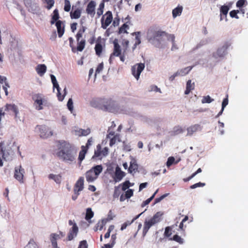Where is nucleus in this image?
<instances>
[{"label": "nucleus", "mask_w": 248, "mask_h": 248, "mask_svg": "<svg viewBox=\"0 0 248 248\" xmlns=\"http://www.w3.org/2000/svg\"><path fill=\"white\" fill-rule=\"evenodd\" d=\"M57 156L63 161L73 162L76 158L77 150L76 147L70 142L61 140L57 141Z\"/></svg>", "instance_id": "nucleus-1"}, {"label": "nucleus", "mask_w": 248, "mask_h": 248, "mask_svg": "<svg viewBox=\"0 0 248 248\" xmlns=\"http://www.w3.org/2000/svg\"><path fill=\"white\" fill-rule=\"evenodd\" d=\"M163 36L166 37L168 40H170L172 42L171 50L173 51L178 48L175 43V36L174 34H169L165 31H151L148 32L147 38L150 43L157 47H160L161 44V40Z\"/></svg>", "instance_id": "nucleus-2"}, {"label": "nucleus", "mask_w": 248, "mask_h": 248, "mask_svg": "<svg viewBox=\"0 0 248 248\" xmlns=\"http://www.w3.org/2000/svg\"><path fill=\"white\" fill-rule=\"evenodd\" d=\"M95 103L96 105L93 106L105 111L114 112L119 108L116 102L111 98H99L97 99Z\"/></svg>", "instance_id": "nucleus-3"}, {"label": "nucleus", "mask_w": 248, "mask_h": 248, "mask_svg": "<svg viewBox=\"0 0 248 248\" xmlns=\"http://www.w3.org/2000/svg\"><path fill=\"white\" fill-rule=\"evenodd\" d=\"M102 170L103 167L101 165H98L92 167L85 173L87 181L89 183L94 181L98 178Z\"/></svg>", "instance_id": "nucleus-4"}, {"label": "nucleus", "mask_w": 248, "mask_h": 248, "mask_svg": "<svg viewBox=\"0 0 248 248\" xmlns=\"http://www.w3.org/2000/svg\"><path fill=\"white\" fill-rule=\"evenodd\" d=\"M163 213L161 212H157L153 217L148 220H146L144 223L142 234L144 236L146 235L149 229L154 225L159 222L161 220V217Z\"/></svg>", "instance_id": "nucleus-5"}, {"label": "nucleus", "mask_w": 248, "mask_h": 248, "mask_svg": "<svg viewBox=\"0 0 248 248\" xmlns=\"http://www.w3.org/2000/svg\"><path fill=\"white\" fill-rule=\"evenodd\" d=\"M14 155V151L9 145H5L3 142H0V156L6 161H11Z\"/></svg>", "instance_id": "nucleus-6"}, {"label": "nucleus", "mask_w": 248, "mask_h": 248, "mask_svg": "<svg viewBox=\"0 0 248 248\" xmlns=\"http://www.w3.org/2000/svg\"><path fill=\"white\" fill-rule=\"evenodd\" d=\"M32 99L34 101V106L37 110L43 109V105L46 103V100L43 98L40 93H36L32 96Z\"/></svg>", "instance_id": "nucleus-7"}, {"label": "nucleus", "mask_w": 248, "mask_h": 248, "mask_svg": "<svg viewBox=\"0 0 248 248\" xmlns=\"http://www.w3.org/2000/svg\"><path fill=\"white\" fill-rule=\"evenodd\" d=\"M108 153V148L105 147L103 149H102L101 145L99 144L96 146V149L94 150L92 159H101L103 157L107 156Z\"/></svg>", "instance_id": "nucleus-8"}, {"label": "nucleus", "mask_w": 248, "mask_h": 248, "mask_svg": "<svg viewBox=\"0 0 248 248\" xmlns=\"http://www.w3.org/2000/svg\"><path fill=\"white\" fill-rule=\"evenodd\" d=\"M50 78H51L52 83L53 85V88H56V89L57 90V96L58 97V99L60 101H62L63 100L64 96L66 94V87L64 88V89L63 90L64 93L63 95H62L61 93L60 92L61 88L59 87V85L57 81L56 77L53 75H51Z\"/></svg>", "instance_id": "nucleus-9"}, {"label": "nucleus", "mask_w": 248, "mask_h": 248, "mask_svg": "<svg viewBox=\"0 0 248 248\" xmlns=\"http://www.w3.org/2000/svg\"><path fill=\"white\" fill-rule=\"evenodd\" d=\"M112 19L113 16L111 12L109 11H107L106 14L102 16L101 19V27L103 29H106L111 23Z\"/></svg>", "instance_id": "nucleus-10"}, {"label": "nucleus", "mask_w": 248, "mask_h": 248, "mask_svg": "<svg viewBox=\"0 0 248 248\" xmlns=\"http://www.w3.org/2000/svg\"><path fill=\"white\" fill-rule=\"evenodd\" d=\"M144 68L145 64L144 63H136L132 66V74L137 80L139 79L140 75Z\"/></svg>", "instance_id": "nucleus-11"}, {"label": "nucleus", "mask_w": 248, "mask_h": 248, "mask_svg": "<svg viewBox=\"0 0 248 248\" xmlns=\"http://www.w3.org/2000/svg\"><path fill=\"white\" fill-rule=\"evenodd\" d=\"M39 129L40 136L44 139L47 138L53 135L52 131L50 129L45 125H38Z\"/></svg>", "instance_id": "nucleus-12"}, {"label": "nucleus", "mask_w": 248, "mask_h": 248, "mask_svg": "<svg viewBox=\"0 0 248 248\" xmlns=\"http://www.w3.org/2000/svg\"><path fill=\"white\" fill-rule=\"evenodd\" d=\"M105 47V41L102 40L100 37H99L96 41V44L94 47L96 55L98 57L101 56Z\"/></svg>", "instance_id": "nucleus-13"}, {"label": "nucleus", "mask_w": 248, "mask_h": 248, "mask_svg": "<svg viewBox=\"0 0 248 248\" xmlns=\"http://www.w3.org/2000/svg\"><path fill=\"white\" fill-rule=\"evenodd\" d=\"M24 173V169L22 168L21 165L15 167L14 176V178L21 183H23Z\"/></svg>", "instance_id": "nucleus-14"}, {"label": "nucleus", "mask_w": 248, "mask_h": 248, "mask_svg": "<svg viewBox=\"0 0 248 248\" xmlns=\"http://www.w3.org/2000/svg\"><path fill=\"white\" fill-rule=\"evenodd\" d=\"M96 3L93 0L90 1L87 4L86 12L92 17H94L95 14Z\"/></svg>", "instance_id": "nucleus-15"}, {"label": "nucleus", "mask_w": 248, "mask_h": 248, "mask_svg": "<svg viewBox=\"0 0 248 248\" xmlns=\"http://www.w3.org/2000/svg\"><path fill=\"white\" fill-rule=\"evenodd\" d=\"M125 175V172L121 170V169L119 167H117L116 168L114 176L113 177L114 182L115 183H117L121 181Z\"/></svg>", "instance_id": "nucleus-16"}, {"label": "nucleus", "mask_w": 248, "mask_h": 248, "mask_svg": "<svg viewBox=\"0 0 248 248\" xmlns=\"http://www.w3.org/2000/svg\"><path fill=\"white\" fill-rule=\"evenodd\" d=\"M78 232V228L76 223L73 224L72 228L70 229L67 235V240L71 241L77 236Z\"/></svg>", "instance_id": "nucleus-17"}, {"label": "nucleus", "mask_w": 248, "mask_h": 248, "mask_svg": "<svg viewBox=\"0 0 248 248\" xmlns=\"http://www.w3.org/2000/svg\"><path fill=\"white\" fill-rule=\"evenodd\" d=\"M55 23L58 36L61 38L64 34L65 31L64 24L61 20H58Z\"/></svg>", "instance_id": "nucleus-18"}, {"label": "nucleus", "mask_w": 248, "mask_h": 248, "mask_svg": "<svg viewBox=\"0 0 248 248\" xmlns=\"http://www.w3.org/2000/svg\"><path fill=\"white\" fill-rule=\"evenodd\" d=\"M84 188V178L80 177L77 181L74 187V191L80 192Z\"/></svg>", "instance_id": "nucleus-19"}, {"label": "nucleus", "mask_w": 248, "mask_h": 248, "mask_svg": "<svg viewBox=\"0 0 248 248\" xmlns=\"http://www.w3.org/2000/svg\"><path fill=\"white\" fill-rule=\"evenodd\" d=\"M61 238L60 235L58 234L53 233L50 234V239L53 248H59L57 246V240Z\"/></svg>", "instance_id": "nucleus-20"}, {"label": "nucleus", "mask_w": 248, "mask_h": 248, "mask_svg": "<svg viewBox=\"0 0 248 248\" xmlns=\"http://www.w3.org/2000/svg\"><path fill=\"white\" fill-rule=\"evenodd\" d=\"M114 44V48L113 52L112 53V55H114L115 56H119L121 55L122 50L121 49L120 46L118 44L117 41L115 40L113 42Z\"/></svg>", "instance_id": "nucleus-21"}, {"label": "nucleus", "mask_w": 248, "mask_h": 248, "mask_svg": "<svg viewBox=\"0 0 248 248\" xmlns=\"http://www.w3.org/2000/svg\"><path fill=\"white\" fill-rule=\"evenodd\" d=\"M199 124L192 125L187 128V136H192L194 133L196 132L200 129Z\"/></svg>", "instance_id": "nucleus-22"}, {"label": "nucleus", "mask_w": 248, "mask_h": 248, "mask_svg": "<svg viewBox=\"0 0 248 248\" xmlns=\"http://www.w3.org/2000/svg\"><path fill=\"white\" fill-rule=\"evenodd\" d=\"M227 48V46H223L222 47L218 48L217 52L213 54L214 57L215 58L223 57Z\"/></svg>", "instance_id": "nucleus-23"}, {"label": "nucleus", "mask_w": 248, "mask_h": 248, "mask_svg": "<svg viewBox=\"0 0 248 248\" xmlns=\"http://www.w3.org/2000/svg\"><path fill=\"white\" fill-rule=\"evenodd\" d=\"M195 88L194 82L191 83V80L189 79L186 82V89L185 91V94H188L190 92Z\"/></svg>", "instance_id": "nucleus-24"}, {"label": "nucleus", "mask_w": 248, "mask_h": 248, "mask_svg": "<svg viewBox=\"0 0 248 248\" xmlns=\"http://www.w3.org/2000/svg\"><path fill=\"white\" fill-rule=\"evenodd\" d=\"M138 170V165L135 160L130 162V166L128 168V172L130 173H136Z\"/></svg>", "instance_id": "nucleus-25"}, {"label": "nucleus", "mask_w": 248, "mask_h": 248, "mask_svg": "<svg viewBox=\"0 0 248 248\" xmlns=\"http://www.w3.org/2000/svg\"><path fill=\"white\" fill-rule=\"evenodd\" d=\"M193 67L194 66L185 67L178 70L177 72L179 76H184L187 75L191 70Z\"/></svg>", "instance_id": "nucleus-26"}, {"label": "nucleus", "mask_w": 248, "mask_h": 248, "mask_svg": "<svg viewBox=\"0 0 248 248\" xmlns=\"http://www.w3.org/2000/svg\"><path fill=\"white\" fill-rule=\"evenodd\" d=\"M77 46L76 47V50L78 51H82L84 48H85L86 41L85 39H81L79 40V41H77Z\"/></svg>", "instance_id": "nucleus-27"}, {"label": "nucleus", "mask_w": 248, "mask_h": 248, "mask_svg": "<svg viewBox=\"0 0 248 248\" xmlns=\"http://www.w3.org/2000/svg\"><path fill=\"white\" fill-rule=\"evenodd\" d=\"M82 10H71L70 16L71 19H78L81 15Z\"/></svg>", "instance_id": "nucleus-28"}, {"label": "nucleus", "mask_w": 248, "mask_h": 248, "mask_svg": "<svg viewBox=\"0 0 248 248\" xmlns=\"http://www.w3.org/2000/svg\"><path fill=\"white\" fill-rule=\"evenodd\" d=\"M37 73L41 76H43L46 70V67L45 64H39L36 68Z\"/></svg>", "instance_id": "nucleus-29"}, {"label": "nucleus", "mask_w": 248, "mask_h": 248, "mask_svg": "<svg viewBox=\"0 0 248 248\" xmlns=\"http://www.w3.org/2000/svg\"><path fill=\"white\" fill-rule=\"evenodd\" d=\"M60 18L59 10L57 9H55L53 12V16L51 17V20L50 21L51 24H54L57 21H58L59 18Z\"/></svg>", "instance_id": "nucleus-30"}, {"label": "nucleus", "mask_w": 248, "mask_h": 248, "mask_svg": "<svg viewBox=\"0 0 248 248\" xmlns=\"http://www.w3.org/2000/svg\"><path fill=\"white\" fill-rule=\"evenodd\" d=\"M184 131V129L180 126H175L174 127L173 130L171 132V135L175 136L179 134L182 133Z\"/></svg>", "instance_id": "nucleus-31"}, {"label": "nucleus", "mask_w": 248, "mask_h": 248, "mask_svg": "<svg viewBox=\"0 0 248 248\" xmlns=\"http://www.w3.org/2000/svg\"><path fill=\"white\" fill-rule=\"evenodd\" d=\"M48 178L53 180L57 184H60L61 183L62 175L61 174L55 175L50 174L48 175Z\"/></svg>", "instance_id": "nucleus-32"}, {"label": "nucleus", "mask_w": 248, "mask_h": 248, "mask_svg": "<svg viewBox=\"0 0 248 248\" xmlns=\"http://www.w3.org/2000/svg\"><path fill=\"white\" fill-rule=\"evenodd\" d=\"M81 150L79 152L78 155V160L80 162L84 159L85 155L88 151V150L86 149L83 145L81 147Z\"/></svg>", "instance_id": "nucleus-33"}, {"label": "nucleus", "mask_w": 248, "mask_h": 248, "mask_svg": "<svg viewBox=\"0 0 248 248\" xmlns=\"http://www.w3.org/2000/svg\"><path fill=\"white\" fill-rule=\"evenodd\" d=\"M5 110H11L14 112L16 115L18 112L17 108L15 104H7L5 106Z\"/></svg>", "instance_id": "nucleus-34"}, {"label": "nucleus", "mask_w": 248, "mask_h": 248, "mask_svg": "<svg viewBox=\"0 0 248 248\" xmlns=\"http://www.w3.org/2000/svg\"><path fill=\"white\" fill-rule=\"evenodd\" d=\"M174 227V225L166 227L164 233V236L167 238L170 237L172 233V231Z\"/></svg>", "instance_id": "nucleus-35"}, {"label": "nucleus", "mask_w": 248, "mask_h": 248, "mask_svg": "<svg viewBox=\"0 0 248 248\" xmlns=\"http://www.w3.org/2000/svg\"><path fill=\"white\" fill-rule=\"evenodd\" d=\"M228 104V95L227 97L224 98L223 100V102L222 103V108L221 110L219 112V113L217 114V115L216 116V118L220 116L223 113V111L224 109V108L226 107V106Z\"/></svg>", "instance_id": "nucleus-36"}, {"label": "nucleus", "mask_w": 248, "mask_h": 248, "mask_svg": "<svg viewBox=\"0 0 248 248\" xmlns=\"http://www.w3.org/2000/svg\"><path fill=\"white\" fill-rule=\"evenodd\" d=\"M133 184H131L128 180L125 181L121 184H120L118 186L120 187L122 186V190L123 191H125L129 187L133 186Z\"/></svg>", "instance_id": "nucleus-37"}, {"label": "nucleus", "mask_w": 248, "mask_h": 248, "mask_svg": "<svg viewBox=\"0 0 248 248\" xmlns=\"http://www.w3.org/2000/svg\"><path fill=\"white\" fill-rule=\"evenodd\" d=\"M158 190L157 189L150 198H149L148 199H147L146 200L143 201L141 204V206L142 207H144L146 205L149 204V203L152 201V200L155 198V196L158 192Z\"/></svg>", "instance_id": "nucleus-38"}, {"label": "nucleus", "mask_w": 248, "mask_h": 248, "mask_svg": "<svg viewBox=\"0 0 248 248\" xmlns=\"http://www.w3.org/2000/svg\"><path fill=\"white\" fill-rule=\"evenodd\" d=\"M183 10L182 6H178L172 10V16L173 17H175L178 16H180Z\"/></svg>", "instance_id": "nucleus-39"}, {"label": "nucleus", "mask_w": 248, "mask_h": 248, "mask_svg": "<svg viewBox=\"0 0 248 248\" xmlns=\"http://www.w3.org/2000/svg\"><path fill=\"white\" fill-rule=\"evenodd\" d=\"M27 8L30 12H31L33 14L36 13L39 10V7L36 4L34 3H32L31 6Z\"/></svg>", "instance_id": "nucleus-40"}, {"label": "nucleus", "mask_w": 248, "mask_h": 248, "mask_svg": "<svg viewBox=\"0 0 248 248\" xmlns=\"http://www.w3.org/2000/svg\"><path fill=\"white\" fill-rule=\"evenodd\" d=\"M93 215L94 213L92 211V209L91 208H88L86 209L85 219L87 221H89L93 217Z\"/></svg>", "instance_id": "nucleus-41"}, {"label": "nucleus", "mask_w": 248, "mask_h": 248, "mask_svg": "<svg viewBox=\"0 0 248 248\" xmlns=\"http://www.w3.org/2000/svg\"><path fill=\"white\" fill-rule=\"evenodd\" d=\"M117 140H118V141H120V135L118 134H117L115 136H114V137L110 138L109 141V146H112L116 143Z\"/></svg>", "instance_id": "nucleus-42"}, {"label": "nucleus", "mask_w": 248, "mask_h": 248, "mask_svg": "<svg viewBox=\"0 0 248 248\" xmlns=\"http://www.w3.org/2000/svg\"><path fill=\"white\" fill-rule=\"evenodd\" d=\"M169 239L174 241L180 244H182L184 243L183 239L177 234L174 235L172 237L169 238Z\"/></svg>", "instance_id": "nucleus-43"}, {"label": "nucleus", "mask_w": 248, "mask_h": 248, "mask_svg": "<svg viewBox=\"0 0 248 248\" xmlns=\"http://www.w3.org/2000/svg\"><path fill=\"white\" fill-rule=\"evenodd\" d=\"M104 2L105 1L103 0V1L100 3L99 7L97 9V15L98 16V17L101 16L103 13L104 8L105 7Z\"/></svg>", "instance_id": "nucleus-44"}, {"label": "nucleus", "mask_w": 248, "mask_h": 248, "mask_svg": "<svg viewBox=\"0 0 248 248\" xmlns=\"http://www.w3.org/2000/svg\"><path fill=\"white\" fill-rule=\"evenodd\" d=\"M129 29V26L126 23L124 24L119 30V33H127V30Z\"/></svg>", "instance_id": "nucleus-45"}, {"label": "nucleus", "mask_w": 248, "mask_h": 248, "mask_svg": "<svg viewBox=\"0 0 248 248\" xmlns=\"http://www.w3.org/2000/svg\"><path fill=\"white\" fill-rule=\"evenodd\" d=\"M64 10L66 12H69L71 10V6L70 2L69 0H64Z\"/></svg>", "instance_id": "nucleus-46"}, {"label": "nucleus", "mask_w": 248, "mask_h": 248, "mask_svg": "<svg viewBox=\"0 0 248 248\" xmlns=\"http://www.w3.org/2000/svg\"><path fill=\"white\" fill-rule=\"evenodd\" d=\"M25 248H38V247L34 240L31 239Z\"/></svg>", "instance_id": "nucleus-47"}, {"label": "nucleus", "mask_w": 248, "mask_h": 248, "mask_svg": "<svg viewBox=\"0 0 248 248\" xmlns=\"http://www.w3.org/2000/svg\"><path fill=\"white\" fill-rule=\"evenodd\" d=\"M131 34L132 35H136V37H135L136 42L135 44V46H136L137 45L140 44L141 43L140 38L139 36V35L140 34V31L134 32L132 33Z\"/></svg>", "instance_id": "nucleus-48"}, {"label": "nucleus", "mask_w": 248, "mask_h": 248, "mask_svg": "<svg viewBox=\"0 0 248 248\" xmlns=\"http://www.w3.org/2000/svg\"><path fill=\"white\" fill-rule=\"evenodd\" d=\"M121 191L120 190L119 186H116L114 187V190L113 194V197L114 199L118 198L120 196Z\"/></svg>", "instance_id": "nucleus-49"}, {"label": "nucleus", "mask_w": 248, "mask_h": 248, "mask_svg": "<svg viewBox=\"0 0 248 248\" xmlns=\"http://www.w3.org/2000/svg\"><path fill=\"white\" fill-rule=\"evenodd\" d=\"M214 101L213 99H212L209 95L203 96L202 100V103H210Z\"/></svg>", "instance_id": "nucleus-50"}, {"label": "nucleus", "mask_w": 248, "mask_h": 248, "mask_svg": "<svg viewBox=\"0 0 248 248\" xmlns=\"http://www.w3.org/2000/svg\"><path fill=\"white\" fill-rule=\"evenodd\" d=\"M82 10V8L80 5V1H77L75 4L72 6L71 10Z\"/></svg>", "instance_id": "nucleus-51"}, {"label": "nucleus", "mask_w": 248, "mask_h": 248, "mask_svg": "<svg viewBox=\"0 0 248 248\" xmlns=\"http://www.w3.org/2000/svg\"><path fill=\"white\" fill-rule=\"evenodd\" d=\"M114 229V226L113 225H110L108 228L107 232L105 234L104 237L107 239L109 237L110 233Z\"/></svg>", "instance_id": "nucleus-52"}, {"label": "nucleus", "mask_w": 248, "mask_h": 248, "mask_svg": "<svg viewBox=\"0 0 248 248\" xmlns=\"http://www.w3.org/2000/svg\"><path fill=\"white\" fill-rule=\"evenodd\" d=\"M45 2L46 3L47 5L46 8L49 10L50 9L54 4V0H45Z\"/></svg>", "instance_id": "nucleus-53"}, {"label": "nucleus", "mask_w": 248, "mask_h": 248, "mask_svg": "<svg viewBox=\"0 0 248 248\" xmlns=\"http://www.w3.org/2000/svg\"><path fill=\"white\" fill-rule=\"evenodd\" d=\"M229 8L226 5H223L221 7L220 12L224 15H226L228 14Z\"/></svg>", "instance_id": "nucleus-54"}, {"label": "nucleus", "mask_w": 248, "mask_h": 248, "mask_svg": "<svg viewBox=\"0 0 248 248\" xmlns=\"http://www.w3.org/2000/svg\"><path fill=\"white\" fill-rule=\"evenodd\" d=\"M188 217L187 216H185V217H184V219H183V220H182L181 222L179 225L180 229L184 232L185 231V228H186V226L184 227V223L185 222L188 220Z\"/></svg>", "instance_id": "nucleus-55"}, {"label": "nucleus", "mask_w": 248, "mask_h": 248, "mask_svg": "<svg viewBox=\"0 0 248 248\" xmlns=\"http://www.w3.org/2000/svg\"><path fill=\"white\" fill-rule=\"evenodd\" d=\"M125 195L126 199H129L133 195V190L132 189H128L126 191H125Z\"/></svg>", "instance_id": "nucleus-56"}, {"label": "nucleus", "mask_w": 248, "mask_h": 248, "mask_svg": "<svg viewBox=\"0 0 248 248\" xmlns=\"http://www.w3.org/2000/svg\"><path fill=\"white\" fill-rule=\"evenodd\" d=\"M80 131L81 132V134L80 135H81L82 136H87L91 132L90 128H87L86 129H80Z\"/></svg>", "instance_id": "nucleus-57"}, {"label": "nucleus", "mask_w": 248, "mask_h": 248, "mask_svg": "<svg viewBox=\"0 0 248 248\" xmlns=\"http://www.w3.org/2000/svg\"><path fill=\"white\" fill-rule=\"evenodd\" d=\"M205 183H201V182H199V183H197L196 184H195L193 185H191L190 186V188L191 189H194V188H196L197 187H202L203 186H205Z\"/></svg>", "instance_id": "nucleus-58"}, {"label": "nucleus", "mask_w": 248, "mask_h": 248, "mask_svg": "<svg viewBox=\"0 0 248 248\" xmlns=\"http://www.w3.org/2000/svg\"><path fill=\"white\" fill-rule=\"evenodd\" d=\"M68 40L69 41V45L71 47L72 50L73 52H76V47L74 46V40L72 37H69L68 38Z\"/></svg>", "instance_id": "nucleus-59"}, {"label": "nucleus", "mask_w": 248, "mask_h": 248, "mask_svg": "<svg viewBox=\"0 0 248 248\" xmlns=\"http://www.w3.org/2000/svg\"><path fill=\"white\" fill-rule=\"evenodd\" d=\"M239 13V11L238 10H232L230 12V15L231 16V17L233 18H236L237 19H238L239 17L237 16V14Z\"/></svg>", "instance_id": "nucleus-60"}, {"label": "nucleus", "mask_w": 248, "mask_h": 248, "mask_svg": "<svg viewBox=\"0 0 248 248\" xmlns=\"http://www.w3.org/2000/svg\"><path fill=\"white\" fill-rule=\"evenodd\" d=\"M175 158L173 156L169 157L168 159L166 165L168 167L170 166L174 163Z\"/></svg>", "instance_id": "nucleus-61"}, {"label": "nucleus", "mask_w": 248, "mask_h": 248, "mask_svg": "<svg viewBox=\"0 0 248 248\" xmlns=\"http://www.w3.org/2000/svg\"><path fill=\"white\" fill-rule=\"evenodd\" d=\"M68 108L72 111L73 109V103L72 98H69L67 104Z\"/></svg>", "instance_id": "nucleus-62"}, {"label": "nucleus", "mask_w": 248, "mask_h": 248, "mask_svg": "<svg viewBox=\"0 0 248 248\" xmlns=\"http://www.w3.org/2000/svg\"><path fill=\"white\" fill-rule=\"evenodd\" d=\"M88 248V245L87 241L86 240H82L81 241L79 245L78 246V248Z\"/></svg>", "instance_id": "nucleus-63"}, {"label": "nucleus", "mask_w": 248, "mask_h": 248, "mask_svg": "<svg viewBox=\"0 0 248 248\" xmlns=\"http://www.w3.org/2000/svg\"><path fill=\"white\" fill-rule=\"evenodd\" d=\"M104 67V64L103 62H101V63H99L98 65L97 66V67L95 71V75L97 73H99L101 71H102Z\"/></svg>", "instance_id": "nucleus-64"}]
</instances>
